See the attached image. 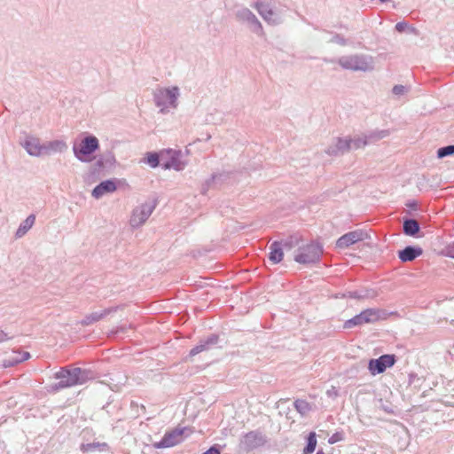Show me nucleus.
<instances>
[{
  "label": "nucleus",
  "instance_id": "1",
  "mask_svg": "<svg viewBox=\"0 0 454 454\" xmlns=\"http://www.w3.org/2000/svg\"><path fill=\"white\" fill-rule=\"evenodd\" d=\"M180 95V89L177 86L158 87L153 93L154 105L162 114L177 108Z\"/></svg>",
  "mask_w": 454,
  "mask_h": 454
},
{
  "label": "nucleus",
  "instance_id": "2",
  "mask_svg": "<svg viewBox=\"0 0 454 454\" xmlns=\"http://www.w3.org/2000/svg\"><path fill=\"white\" fill-rule=\"evenodd\" d=\"M55 378L59 380L57 388L70 387L75 385H82L93 378L90 370L74 367L72 369L62 368L55 373Z\"/></svg>",
  "mask_w": 454,
  "mask_h": 454
},
{
  "label": "nucleus",
  "instance_id": "3",
  "mask_svg": "<svg viewBox=\"0 0 454 454\" xmlns=\"http://www.w3.org/2000/svg\"><path fill=\"white\" fill-rule=\"evenodd\" d=\"M253 7L258 12L263 20L270 26H278L284 20L286 6L272 4L270 2L258 0Z\"/></svg>",
  "mask_w": 454,
  "mask_h": 454
},
{
  "label": "nucleus",
  "instance_id": "4",
  "mask_svg": "<svg viewBox=\"0 0 454 454\" xmlns=\"http://www.w3.org/2000/svg\"><path fill=\"white\" fill-rule=\"evenodd\" d=\"M338 64L344 69L351 71L370 72L374 69V59L372 56L352 54L339 58Z\"/></svg>",
  "mask_w": 454,
  "mask_h": 454
},
{
  "label": "nucleus",
  "instance_id": "5",
  "mask_svg": "<svg viewBox=\"0 0 454 454\" xmlns=\"http://www.w3.org/2000/svg\"><path fill=\"white\" fill-rule=\"evenodd\" d=\"M323 254L322 247L316 242H311L298 248L294 261L301 264L316 263Z\"/></svg>",
  "mask_w": 454,
  "mask_h": 454
},
{
  "label": "nucleus",
  "instance_id": "6",
  "mask_svg": "<svg viewBox=\"0 0 454 454\" xmlns=\"http://www.w3.org/2000/svg\"><path fill=\"white\" fill-rule=\"evenodd\" d=\"M156 207L155 200L145 201V203L135 207L132 211L129 224L133 229L142 226Z\"/></svg>",
  "mask_w": 454,
  "mask_h": 454
},
{
  "label": "nucleus",
  "instance_id": "7",
  "mask_svg": "<svg viewBox=\"0 0 454 454\" xmlns=\"http://www.w3.org/2000/svg\"><path fill=\"white\" fill-rule=\"evenodd\" d=\"M99 147L98 139L92 135L87 136L82 139L80 145H74L73 152L74 156L80 161H88V156L96 152Z\"/></svg>",
  "mask_w": 454,
  "mask_h": 454
},
{
  "label": "nucleus",
  "instance_id": "8",
  "mask_svg": "<svg viewBox=\"0 0 454 454\" xmlns=\"http://www.w3.org/2000/svg\"><path fill=\"white\" fill-rule=\"evenodd\" d=\"M381 311L377 309H367L363 310L360 314L356 315L352 318L344 323V328L351 329L355 326L362 325L364 324L375 323L381 318Z\"/></svg>",
  "mask_w": 454,
  "mask_h": 454
},
{
  "label": "nucleus",
  "instance_id": "9",
  "mask_svg": "<svg viewBox=\"0 0 454 454\" xmlns=\"http://www.w3.org/2000/svg\"><path fill=\"white\" fill-rule=\"evenodd\" d=\"M389 130L382 129L371 132L369 135H357L353 138H348L349 150H357L364 148L372 142L378 141L389 135Z\"/></svg>",
  "mask_w": 454,
  "mask_h": 454
},
{
  "label": "nucleus",
  "instance_id": "10",
  "mask_svg": "<svg viewBox=\"0 0 454 454\" xmlns=\"http://www.w3.org/2000/svg\"><path fill=\"white\" fill-rule=\"evenodd\" d=\"M236 19L246 23L252 32L262 36L264 35L263 27L257 17L247 7H241L235 12Z\"/></svg>",
  "mask_w": 454,
  "mask_h": 454
},
{
  "label": "nucleus",
  "instance_id": "11",
  "mask_svg": "<svg viewBox=\"0 0 454 454\" xmlns=\"http://www.w3.org/2000/svg\"><path fill=\"white\" fill-rule=\"evenodd\" d=\"M267 442V437L259 430L250 431L243 435L239 447L245 451H251L262 447Z\"/></svg>",
  "mask_w": 454,
  "mask_h": 454
},
{
  "label": "nucleus",
  "instance_id": "12",
  "mask_svg": "<svg viewBox=\"0 0 454 454\" xmlns=\"http://www.w3.org/2000/svg\"><path fill=\"white\" fill-rule=\"evenodd\" d=\"M187 430V427H176L170 431H168L165 433L164 436L160 442L153 443V446L156 449L173 447L184 441V434Z\"/></svg>",
  "mask_w": 454,
  "mask_h": 454
},
{
  "label": "nucleus",
  "instance_id": "13",
  "mask_svg": "<svg viewBox=\"0 0 454 454\" xmlns=\"http://www.w3.org/2000/svg\"><path fill=\"white\" fill-rule=\"evenodd\" d=\"M395 363V355H382L377 359L368 362V370L372 375L383 373L387 368L392 367Z\"/></svg>",
  "mask_w": 454,
  "mask_h": 454
},
{
  "label": "nucleus",
  "instance_id": "14",
  "mask_svg": "<svg viewBox=\"0 0 454 454\" xmlns=\"http://www.w3.org/2000/svg\"><path fill=\"white\" fill-rule=\"evenodd\" d=\"M166 153L169 156L168 160L162 163V168L164 169H175L176 171L183 170L187 163L183 159V154L181 151L176 150H167Z\"/></svg>",
  "mask_w": 454,
  "mask_h": 454
},
{
  "label": "nucleus",
  "instance_id": "15",
  "mask_svg": "<svg viewBox=\"0 0 454 454\" xmlns=\"http://www.w3.org/2000/svg\"><path fill=\"white\" fill-rule=\"evenodd\" d=\"M365 233L362 231H354L342 235L336 242L339 248H346L357 241L363 240Z\"/></svg>",
  "mask_w": 454,
  "mask_h": 454
},
{
  "label": "nucleus",
  "instance_id": "16",
  "mask_svg": "<svg viewBox=\"0 0 454 454\" xmlns=\"http://www.w3.org/2000/svg\"><path fill=\"white\" fill-rule=\"evenodd\" d=\"M22 145L31 156L38 157L43 154V145H41L39 138L35 137H27Z\"/></svg>",
  "mask_w": 454,
  "mask_h": 454
},
{
  "label": "nucleus",
  "instance_id": "17",
  "mask_svg": "<svg viewBox=\"0 0 454 454\" xmlns=\"http://www.w3.org/2000/svg\"><path fill=\"white\" fill-rule=\"evenodd\" d=\"M349 150L348 138H335L332 144L327 147L325 153L329 155L343 154Z\"/></svg>",
  "mask_w": 454,
  "mask_h": 454
},
{
  "label": "nucleus",
  "instance_id": "18",
  "mask_svg": "<svg viewBox=\"0 0 454 454\" xmlns=\"http://www.w3.org/2000/svg\"><path fill=\"white\" fill-rule=\"evenodd\" d=\"M219 337L216 334H211L206 340H201L198 345L190 351V356H193L200 352L209 350L218 343Z\"/></svg>",
  "mask_w": 454,
  "mask_h": 454
},
{
  "label": "nucleus",
  "instance_id": "19",
  "mask_svg": "<svg viewBox=\"0 0 454 454\" xmlns=\"http://www.w3.org/2000/svg\"><path fill=\"white\" fill-rule=\"evenodd\" d=\"M117 185L114 180L109 179L98 184L92 191V196L95 199H100L105 194L112 193L116 191Z\"/></svg>",
  "mask_w": 454,
  "mask_h": 454
},
{
  "label": "nucleus",
  "instance_id": "20",
  "mask_svg": "<svg viewBox=\"0 0 454 454\" xmlns=\"http://www.w3.org/2000/svg\"><path fill=\"white\" fill-rule=\"evenodd\" d=\"M117 310V307H110L105 309H102L101 311H95L92 313L88 314L85 316V317L82 320V325H90L95 322H98L101 319H103L107 315L115 312Z\"/></svg>",
  "mask_w": 454,
  "mask_h": 454
},
{
  "label": "nucleus",
  "instance_id": "21",
  "mask_svg": "<svg viewBox=\"0 0 454 454\" xmlns=\"http://www.w3.org/2000/svg\"><path fill=\"white\" fill-rule=\"evenodd\" d=\"M423 253V250L419 247H412L408 246L404 249L400 250L398 252V257L399 259L403 262H411L415 260L417 257L421 255Z\"/></svg>",
  "mask_w": 454,
  "mask_h": 454
},
{
  "label": "nucleus",
  "instance_id": "22",
  "mask_svg": "<svg viewBox=\"0 0 454 454\" xmlns=\"http://www.w3.org/2000/svg\"><path fill=\"white\" fill-rule=\"evenodd\" d=\"M67 149V145L63 140H52L43 145V154L62 153Z\"/></svg>",
  "mask_w": 454,
  "mask_h": 454
},
{
  "label": "nucleus",
  "instance_id": "23",
  "mask_svg": "<svg viewBox=\"0 0 454 454\" xmlns=\"http://www.w3.org/2000/svg\"><path fill=\"white\" fill-rule=\"evenodd\" d=\"M284 256L281 244L278 241L273 242L270 247L269 259L274 263H278Z\"/></svg>",
  "mask_w": 454,
  "mask_h": 454
},
{
  "label": "nucleus",
  "instance_id": "24",
  "mask_svg": "<svg viewBox=\"0 0 454 454\" xmlns=\"http://www.w3.org/2000/svg\"><path fill=\"white\" fill-rule=\"evenodd\" d=\"M35 221V215H29L19 226L15 237L17 239L22 238L34 225Z\"/></svg>",
  "mask_w": 454,
  "mask_h": 454
},
{
  "label": "nucleus",
  "instance_id": "25",
  "mask_svg": "<svg viewBox=\"0 0 454 454\" xmlns=\"http://www.w3.org/2000/svg\"><path fill=\"white\" fill-rule=\"evenodd\" d=\"M115 164V157L112 151H106L98 159L97 165L102 168H111Z\"/></svg>",
  "mask_w": 454,
  "mask_h": 454
},
{
  "label": "nucleus",
  "instance_id": "26",
  "mask_svg": "<svg viewBox=\"0 0 454 454\" xmlns=\"http://www.w3.org/2000/svg\"><path fill=\"white\" fill-rule=\"evenodd\" d=\"M403 232L408 236H415L419 231V224L414 219H407L403 222Z\"/></svg>",
  "mask_w": 454,
  "mask_h": 454
},
{
  "label": "nucleus",
  "instance_id": "27",
  "mask_svg": "<svg viewBox=\"0 0 454 454\" xmlns=\"http://www.w3.org/2000/svg\"><path fill=\"white\" fill-rule=\"evenodd\" d=\"M296 411L301 415L306 416L311 410L310 404L305 401L298 399L294 403Z\"/></svg>",
  "mask_w": 454,
  "mask_h": 454
},
{
  "label": "nucleus",
  "instance_id": "28",
  "mask_svg": "<svg viewBox=\"0 0 454 454\" xmlns=\"http://www.w3.org/2000/svg\"><path fill=\"white\" fill-rule=\"evenodd\" d=\"M317 446V438L314 432L309 433L308 436L307 445L303 450L304 454H311L314 452Z\"/></svg>",
  "mask_w": 454,
  "mask_h": 454
},
{
  "label": "nucleus",
  "instance_id": "29",
  "mask_svg": "<svg viewBox=\"0 0 454 454\" xmlns=\"http://www.w3.org/2000/svg\"><path fill=\"white\" fill-rule=\"evenodd\" d=\"M143 162L148 164L151 168H154L159 166L160 157L157 153H148Z\"/></svg>",
  "mask_w": 454,
  "mask_h": 454
},
{
  "label": "nucleus",
  "instance_id": "30",
  "mask_svg": "<svg viewBox=\"0 0 454 454\" xmlns=\"http://www.w3.org/2000/svg\"><path fill=\"white\" fill-rule=\"evenodd\" d=\"M29 357H30V354L28 352L19 353V358H13L12 361L4 360V366H5V367L13 366L16 364H19V363L27 360Z\"/></svg>",
  "mask_w": 454,
  "mask_h": 454
},
{
  "label": "nucleus",
  "instance_id": "31",
  "mask_svg": "<svg viewBox=\"0 0 454 454\" xmlns=\"http://www.w3.org/2000/svg\"><path fill=\"white\" fill-rule=\"evenodd\" d=\"M106 446H107V444L105 442H103V443H100V442L83 443L81 445V450L83 452H89V451H93L99 448L104 449Z\"/></svg>",
  "mask_w": 454,
  "mask_h": 454
},
{
  "label": "nucleus",
  "instance_id": "32",
  "mask_svg": "<svg viewBox=\"0 0 454 454\" xmlns=\"http://www.w3.org/2000/svg\"><path fill=\"white\" fill-rule=\"evenodd\" d=\"M454 154V145L441 147L437 150V157L442 159Z\"/></svg>",
  "mask_w": 454,
  "mask_h": 454
},
{
  "label": "nucleus",
  "instance_id": "33",
  "mask_svg": "<svg viewBox=\"0 0 454 454\" xmlns=\"http://www.w3.org/2000/svg\"><path fill=\"white\" fill-rule=\"evenodd\" d=\"M409 91V88L408 87H405L403 85H395L392 89V93L396 96V97H400V96H403L404 95L405 93H407Z\"/></svg>",
  "mask_w": 454,
  "mask_h": 454
},
{
  "label": "nucleus",
  "instance_id": "34",
  "mask_svg": "<svg viewBox=\"0 0 454 454\" xmlns=\"http://www.w3.org/2000/svg\"><path fill=\"white\" fill-rule=\"evenodd\" d=\"M329 42L330 43H337V44H340V45H346L347 44V40L343 36H341L340 35H338V34L333 35V36L331 37Z\"/></svg>",
  "mask_w": 454,
  "mask_h": 454
},
{
  "label": "nucleus",
  "instance_id": "35",
  "mask_svg": "<svg viewBox=\"0 0 454 454\" xmlns=\"http://www.w3.org/2000/svg\"><path fill=\"white\" fill-rule=\"evenodd\" d=\"M343 439H344L343 434L340 432H336L332 436H330V438L328 439V442L330 444H334L338 442L343 441Z\"/></svg>",
  "mask_w": 454,
  "mask_h": 454
},
{
  "label": "nucleus",
  "instance_id": "36",
  "mask_svg": "<svg viewBox=\"0 0 454 454\" xmlns=\"http://www.w3.org/2000/svg\"><path fill=\"white\" fill-rule=\"evenodd\" d=\"M445 254L448 257L454 258V241L445 247Z\"/></svg>",
  "mask_w": 454,
  "mask_h": 454
},
{
  "label": "nucleus",
  "instance_id": "37",
  "mask_svg": "<svg viewBox=\"0 0 454 454\" xmlns=\"http://www.w3.org/2000/svg\"><path fill=\"white\" fill-rule=\"evenodd\" d=\"M326 395L330 398H336L339 395V391L335 387H332L330 389L326 391Z\"/></svg>",
  "mask_w": 454,
  "mask_h": 454
},
{
  "label": "nucleus",
  "instance_id": "38",
  "mask_svg": "<svg viewBox=\"0 0 454 454\" xmlns=\"http://www.w3.org/2000/svg\"><path fill=\"white\" fill-rule=\"evenodd\" d=\"M345 297L353 298V299H361L364 298V295H362L357 291L354 292H348L346 294H344Z\"/></svg>",
  "mask_w": 454,
  "mask_h": 454
},
{
  "label": "nucleus",
  "instance_id": "39",
  "mask_svg": "<svg viewBox=\"0 0 454 454\" xmlns=\"http://www.w3.org/2000/svg\"><path fill=\"white\" fill-rule=\"evenodd\" d=\"M407 27L408 24L404 21L398 22L395 25V29L400 33L403 32Z\"/></svg>",
  "mask_w": 454,
  "mask_h": 454
},
{
  "label": "nucleus",
  "instance_id": "40",
  "mask_svg": "<svg viewBox=\"0 0 454 454\" xmlns=\"http://www.w3.org/2000/svg\"><path fill=\"white\" fill-rule=\"evenodd\" d=\"M12 336H10L7 333L0 330V343L11 340Z\"/></svg>",
  "mask_w": 454,
  "mask_h": 454
},
{
  "label": "nucleus",
  "instance_id": "41",
  "mask_svg": "<svg viewBox=\"0 0 454 454\" xmlns=\"http://www.w3.org/2000/svg\"><path fill=\"white\" fill-rule=\"evenodd\" d=\"M203 454H220V450L215 446H212Z\"/></svg>",
  "mask_w": 454,
  "mask_h": 454
},
{
  "label": "nucleus",
  "instance_id": "42",
  "mask_svg": "<svg viewBox=\"0 0 454 454\" xmlns=\"http://www.w3.org/2000/svg\"><path fill=\"white\" fill-rule=\"evenodd\" d=\"M14 355L15 356L13 357L9 358L8 360L12 361L13 358H19V353H14Z\"/></svg>",
  "mask_w": 454,
  "mask_h": 454
},
{
  "label": "nucleus",
  "instance_id": "43",
  "mask_svg": "<svg viewBox=\"0 0 454 454\" xmlns=\"http://www.w3.org/2000/svg\"><path fill=\"white\" fill-rule=\"evenodd\" d=\"M381 4L390 2L391 0H379Z\"/></svg>",
  "mask_w": 454,
  "mask_h": 454
},
{
  "label": "nucleus",
  "instance_id": "44",
  "mask_svg": "<svg viewBox=\"0 0 454 454\" xmlns=\"http://www.w3.org/2000/svg\"><path fill=\"white\" fill-rule=\"evenodd\" d=\"M210 138H211V135L208 134L207 136H206V140H209Z\"/></svg>",
  "mask_w": 454,
  "mask_h": 454
},
{
  "label": "nucleus",
  "instance_id": "45",
  "mask_svg": "<svg viewBox=\"0 0 454 454\" xmlns=\"http://www.w3.org/2000/svg\"><path fill=\"white\" fill-rule=\"evenodd\" d=\"M216 177H217V176L214 175V176H212V180H213V181H215V180L216 179Z\"/></svg>",
  "mask_w": 454,
  "mask_h": 454
},
{
  "label": "nucleus",
  "instance_id": "46",
  "mask_svg": "<svg viewBox=\"0 0 454 454\" xmlns=\"http://www.w3.org/2000/svg\"><path fill=\"white\" fill-rule=\"evenodd\" d=\"M317 454H325L322 450H318Z\"/></svg>",
  "mask_w": 454,
  "mask_h": 454
}]
</instances>
